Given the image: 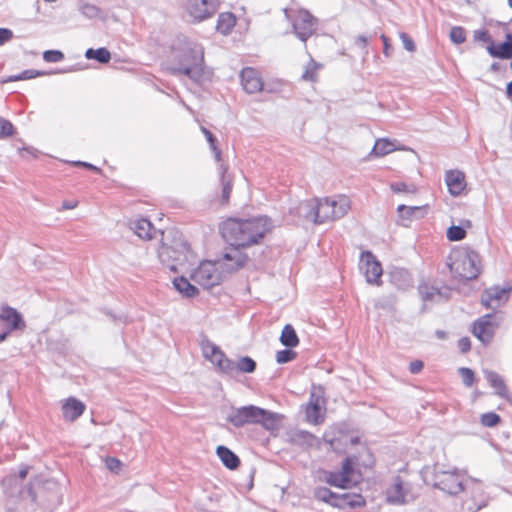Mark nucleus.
Masks as SVG:
<instances>
[{"instance_id": "nucleus-1", "label": "nucleus", "mask_w": 512, "mask_h": 512, "mask_svg": "<svg viewBox=\"0 0 512 512\" xmlns=\"http://www.w3.org/2000/svg\"><path fill=\"white\" fill-rule=\"evenodd\" d=\"M272 228L271 219L260 216L249 219L228 218L221 223L219 231L230 246L245 249L261 244Z\"/></svg>"}, {"instance_id": "nucleus-2", "label": "nucleus", "mask_w": 512, "mask_h": 512, "mask_svg": "<svg viewBox=\"0 0 512 512\" xmlns=\"http://www.w3.org/2000/svg\"><path fill=\"white\" fill-rule=\"evenodd\" d=\"M171 67L172 75H185L195 83L205 80V60L203 47L187 38L179 39L172 46Z\"/></svg>"}, {"instance_id": "nucleus-3", "label": "nucleus", "mask_w": 512, "mask_h": 512, "mask_svg": "<svg viewBox=\"0 0 512 512\" xmlns=\"http://www.w3.org/2000/svg\"><path fill=\"white\" fill-rule=\"evenodd\" d=\"M157 254L162 265L172 272H177L178 266L194 264L196 261L189 242L178 231H172L166 238H162Z\"/></svg>"}, {"instance_id": "nucleus-4", "label": "nucleus", "mask_w": 512, "mask_h": 512, "mask_svg": "<svg viewBox=\"0 0 512 512\" xmlns=\"http://www.w3.org/2000/svg\"><path fill=\"white\" fill-rule=\"evenodd\" d=\"M453 277L459 280H474L481 273L480 255L470 247H458L453 249L446 261Z\"/></svg>"}, {"instance_id": "nucleus-5", "label": "nucleus", "mask_w": 512, "mask_h": 512, "mask_svg": "<svg viewBox=\"0 0 512 512\" xmlns=\"http://www.w3.org/2000/svg\"><path fill=\"white\" fill-rule=\"evenodd\" d=\"M283 416L260 408L255 405L239 407L227 417V421L235 428H242L249 424H260L264 429L274 431L279 428V421Z\"/></svg>"}, {"instance_id": "nucleus-6", "label": "nucleus", "mask_w": 512, "mask_h": 512, "mask_svg": "<svg viewBox=\"0 0 512 512\" xmlns=\"http://www.w3.org/2000/svg\"><path fill=\"white\" fill-rule=\"evenodd\" d=\"M433 487L449 495H457L465 491L466 484L463 475L454 471L434 470Z\"/></svg>"}, {"instance_id": "nucleus-7", "label": "nucleus", "mask_w": 512, "mask_h": 512, "mask_svg": "<svg viewBox=\"0 0 512 512\" xmlns=\"http://www.w3.org/2000/svg\"><path fill=\"white\" fill-rule=\"evenodd\" d=\"M219 268L217 261H203L192 272L191 279L205 289L212 288L224 279L223 271H219Z\"/></svg>"}, {"instance_id": "nucleus-8", "label": "nucleus", "mask_w": 512, "mask_h": 512, "mask_svg": "<svg viewBox=\"0 0 512 512\" xmlns=\"http://www.w3.org/2000/svg\"><path fill=\"white\" fill-rule=\"evenodd\" d=\"M26 322L15 308L2 304L0 307V343L5 341L13 331H23Z\"/></svg>"}, {"instance_id": "nucleus-9", "label": "nucleus", "mask_w": 512, "mask_h": 512, "mask_svg": "<svg viewBox=\"0 0 512 512\" xmlns=\"http://www.w3.org/2000/svg\"><path fill=\"white\" fill-rule=\"evenodd\" d=\"M32 502L37 503L44 509H52L57 507L62 502V496L59 488L53 483V488L49 489L45 484L39 485L37 490L34 491L32 487L27 490Z\"/></svg>"}, {"instance_id": "nucleus-10", "label": "nucleus", "mask_w": 512, "mask_h": 512, "mask_svg": "<svg viewBox=\"0 0 512 512\" xmlns=\"http://www.w3.org/2000/svg\"><path fill=\"white\" fill-rule=\"evenodd\" d=\"M317 26L318 19L306 9H300L292 22L296 37L304 43L316 33Z\"/></svg>"}, {"instance_id": "nucleus-11", "label": "nucleus", "mask_w": 512, "mask_h": 512, "mask_svg": "<svg viewBox=\"0 0 512 512\" xmlns=\"http://www.w3.org/2000/svg\"><path fill=\"white\" fill-rule=\"evenodd\" d=\"M242 247L230 246L225 249L222 259L217 260L219 267L225 273H234L242 269L249 260L246 253L242 252Z\"/></svg>"}, {"instance_id": "nucleus-12", "label": "nucleus", "mask_w": 512, "mask_h": 512, "mask_svg": "<svg viewBox=\"0 0 512 512\" xmlns=\"http://www.w3.org/2000/svg\"><path fill=\"white\" fill-rule=\"evenodd\" d=\"M326 404L325 389L322 385L313 384L310 390L309 401L305 408L308 421L319 424L323 421L321 407Z\"/></svg>"}, {"instance_id": "nucleus-13", "label": "nucleus", "mask_w": 512, "mask_h": 512, "mask_svg": "<svg viewBox=\"0 0 512 512\" xmlns=\"http://www.w3.org/2000/svg\"><path fill=\"white\" fill-rule=\"evenodd\" d=\"M468 495L462 502V509L466 512H477L488 504V495L483 486L478 481H472L470 485L466 484Z\"/></svg>"}, {"instance_id": "nucleus-14", "label": "nucleus", "mask_w": 512, "mask_h": 512, "mask_svg": "<svg viewBox=\"0 0 512 512\" xmlns=\"http://www.w3.org/2000/svg\"><path fill=\"white\" fill-rule=\"evenodd\" d=\"M360 269L364 270L366 281L369 284L381 285L383 269L381 263L371 251H363L360 255Z\"/></svg>"}, {"instance_id": "nucleus-15", "label": "nucleus", "mask_w": 512, "mask_h": 512, "mask_svg": "<svg viewBox=\"0 0 512 512\" xmlns=\"http://www.w3.org/2000/svg\"><path fill=\"white\" fill-rule=\"evenodd\" d=\"M205 357L209 359L220 372L232 375L236 371L235 362L225 355V353L214 343L209 342L204 347Z\"/></svg>"}, {"instance_id": "nucleus-16", "label": "nucleus", "mask_w": 512, "mask_h": 512, "mask_svg": "<svg viewBox=\"0 0 512 512\" xmlns=\"http://www.w3.org/2000/svg\"><path fill=\"white\" fill-rule=\"evenodd\" d=\"M188 13L194 20L201 22L211 18L219 9V0H187Z\"/></svg>"}, {"instance_id": "nucleus-17", "label": "nucleus", "mask_w": 512, "mask_h": 512, "mask_svg": "<svg viewBox=\"0 0 512 512\" xmlns=\"http://www.w3.org/2000/svg\"><path fill=\"white\" fill-rule=\"evenodd\" d=\"M494 318L495 315L489 313L476 320L473 324V335L485 345L491 343L498 327V324L493 321Z\"/></svg>"}, {"instance_id": "nucleus-18", "label": "nucleus", "mask_w": 512, "mask_h": 512, "mask_svg": "<svg viewBox=\"0 0 512 512\" xmlns=\"http://www.w3.org/2000/svg\"><path fill=\"white\" fill-rule=\"evenodd\" d=\"M241 84L248 94H254L263 90V80L257 69L245 67L240 73Z\"/></svg>"}, {"instance_id": "nucleus-19", "label": "nucleus", "mask_w": 512, "mask_h": 512, "mask_svg": "<svg viewBox=\"0 0 512 512\" xmlns=\"http://www.w3.org/2000/svg\"><path fill=\"white\" fill-rule=\"evenodd\" d=\"M366 503V499L361 494L338 493L334 503H332V507L340 510H344L347 508L358 509L365 507Z\"/></svg>"}, {"instance_id": "nucleus-20", "label": "nucleus", "mask_w": 512, "mask_h": 512, "mask_svg": "<svg viewBox=\"0 0 512 512\" xmlns=\"http://www.w3.org/2000/svg\"><path fill=\"white\" fill-rule=\"evenodd\" d=\"M418 292L423 301H447L451 296V289L448 287L438 288L427 283L418 286Z\"/></svg>"}, {"instance_id": "nucleus-21", "label": "nucleus", "mask_w": 512, "mask_h": 512, "mask_svg": "<svg viewBox=\"0 0 512 512\" xmlns=\"http://www.w3.org/2000/svg\"><path fill=\"white\" fill-rule=\"evenodd\" d=\"M86 405L75 397H69L62 404L61 410L65 421L74 422L85 411Z\"/></svg>"}, {"instance_id": "nucleus-22", "label": "nucleus", "mask_w": 512, "mask_h": 512, "mask_svg": "<svg viewBox=\"0 0 512 512\" xmlns=\"http://www.w3.org/2000/svg\"><path fill=\"white\" fill-rule=\"evenodd\" d=\"M448 191L453 196L460 195L466 187L465 174L460 170H449L445 174Z\"/></svg>"}, {"instance_id": "nucleus-23", "label": "nucleus", "mask_w": 512, "mask_h": 512, "mask_svg": "<svg viewBox=\"0 0 512 512\" xmlns=\"http://www.w3.org/2000/svg\"><path fill=\"white\" fill-rule=\"evenodd\" d=\"M228 165L221 163L219 165L221 195L220 204L226 206L229 204L230 195L233 189V178L228 174Z\"/></svg>"}, {"instance_id": "nucleus-24", "label": "nucleus", "mask_w": 512, "mask_h": 512, "mask_svg": "<svg viewBox=\"0 0 512 512\" xmlns=\"http://www.w3.org/2000/svg\"><path fill=\"white\" fill-rule=\"evenodd\" d=\"M511 290L512 287L500 288L499 286H494L487 288L481 296V303L486 308H494L492 303L502 300L503 297H505V301H507Z\"/></svg>"}, {"instance_id": "nucleus-25", "label": "nucleus", "mask_w": 512, "mask_h": 512, "mask_svg": "<svg viewBox=\"0 0 512 512\" xmlns=\"http://www.w3.org/2000/svg\"><path fill=\"white\" fill-rule=\"evenodd\" d=\"M484 375L489 385L494 388L495 394L512 403V397L509 394L503 378L497 372L492 370H485Z\"/></svg>"}, {"instance_id": "nucleus-26", "label": "nucleus", "mask_w": 512, "mask_h": 512, "mask_svg": "<svg viewBox=\"0 0 512 512\" xmlns=\"http://www.w3.org/2000/svg\"><path fill=\"white\" fill-rule=\"evenodd\" d=\"M317 198L301 201L295 207V214L307 221H311L316 224L317 217Z\"/></svg>"}, {"instance_id": "nucleus-27", "label": "nucleus", "mask_w": 512, "mask_h": 512, "mask_svg": "<svg viewBox=\"0 0 512 512\" xmlns=\"http://www.w3.org/2000/svg\"><path fill=\"white\" fill-rule=\"evenodd\" d=\"M406 491L403 487V481L400 476L394 478V483L387 489L386 499L391 504L405 503Z\"/></svg>"}, {"instance_id": "nucleus-28", "label": "nucleus", "mask_w": 512, "mask_h": 512, "mask_svg": "<svg viewBox=\"0 0 512 512\" xmlns=\"http://www.w3.org/2000/svg\"><path fill=\"white\" fill-rule=\"evenodd\" d=\"M318 478L320 481L340 489H349L347 486V479L340 475L339 471H329L320 469L318 471Z\"/></svg>"}, {"instance_id": "nucleus-29", "label": "nucleus", "mask_w": 512, "mask_h": 512, "mask_svg": "<svg viewBox=\"0 0 512 512\" xmlns=\"http://www.w3.org/2000/svg\"><path fill=\"white\" fill-rule=\"evenodd\" d=\"M399 217L405 220L422 219L428 212V205L406 206L401 204L397 207Z\"/></svg>"}, {"instance_id": "nucleus-30", "label": "nucleus", "mask_w": 512, "mask_h": 512, "mask_svg": "<svg viewBox=\"0 0 512 512\" xmlns=\"http://www.w3.org/2000/svg\"><path fill=\"white\" fill-rule=\"evenodd\" d=\"M216 454L223 463V465L229 470H235L240 466L239 457L228 447L219 445L216 448Z\"/></svg>"}, {"instance_id": "nucleus-31", "label": "nucleus", "mask_w": 512, "mask_h": 512, "mask_svg": "<svg viewBox=\"0 0 512 512\" xmlns=\"http://www.w3.org/2000/svg\"><path fill=\"white\" fill-rule=\"evenodd\" d=\"M316 440V436L306 430L293 431L289 436V441L293 445H297L301 448L313 447L315 445Z\"/></svg>"}, {"instance_id": "nucleus-32", "label": "nucleus", "mask_w": 512, "mask_h": 512, "mask_svg": "<svg viewBox=\"0 0 512 512\" xmlns=\"http://www.w3.org/2000/svg\"><path fill=\"white\" fill-rule=\"evenodd\" d=\"M340 475L347 479V486L350 488L355 487L360 482L361 474L358 473V478L355 479L356 470L354 467V461L351 457H345L342 461L341 469L339 470Z\"/></svg>"}, {"instance_id": "nucleus-33", "label": "nucleus", "mask_w": 512, "mask_h": 512, "mask_svg": "<svg viewBox=\"0 0 512 512\" xmlns=\"http://www.w3.org/2000/svg\"><path fill=\"white\" fill-rule=\"evenodd\" d=\"M390 282L399 289H405L411 285V275L404 268H393L389 272Z\"/></svg>"}, {"instance_id": "nucleus-34", "label": "nucleus", "mask_w": 512, "mask_h": 512, "mask_svg": "<svg viewBox=\"0 0 512 512\" xmlns=\"http://www.w3.org/2000/svg\"><path fill=\"white\" fill-rule=\"evenodd\" d=\"M236 25V16L232 12L220 13L217 19L216 30L222 35H228Z\"/></svg>"}, {"instance_id": "nucleus-35", "label": "nucleus", "mask_w": 512, "mask_h": 512, "mask_svg": "<svg viewBox=\"0 0 512 512\" xmlns=\"http://www.w3.org/2000/svg\"><path fill=\"white\" fill-rule=\"evenodd\" d=\"M317 212L319 217H317L316 224H322L324 222L335 220L334 219V208L332 207L331 200L329 198H325L323 200L317 199Z\"/></svg>"}, {"instance_id": "nucleus-36", "label": "nucleus", "mask_w": 512, "mask_h": 512, "mask_svg": "<svg viewBox=\"0 0 512 512\" xmlns=\"http://www.w3.org/2000/svg\"><path fill=\"white\" fill-rule=\"evenodd\" d=\"M173 285L185 297L192 298L199 294L198 288L192 285L184 276L176 277L173 280Z\"/></svg>"}, {"instance_id": "nucleus-37", "label": "nucleus", "mask_w": 512, "mask_h": 512, "mask_svg": "<svg viewBox=\"0 0 512 512\" xmlns=\"http://www.w3.org/2000/svg\"><path fill=\"white\" fill-rule=\"evenodd\" d=\"M279 340L286 348H294L299 344V337L291 324L283 327Z\"/></svg>"}, {"instance_id": "nucleus-38", "label": "nucleus", "mask_w": 512, "mask_h": 512, "mask_svg": "<svg viewBox=\"0 0 512 512\" xmlns=\"http://www.w3.org/2000/svg\"><path fill=\"white\" fill-rule=\"evenodd\" d=\"M487 52L491 57L499 58V59H510L512 57L511 48L504 42L495 45L494 42H491L487 46Z\"/></svg>"}, {"instance_id": "nucleus-39", "label": "nucleus", "mask_w": 512, "mask_h": 512, "mask_svg": "<svg viewBox=\"0 0 512 512\" xmlns=\"http://www.w3.org/2000/svg\"><path fill=\"white\" fill-rule=\"evenodd\" d=\"M135 234L141 239H151L152 238V223L146 218H140L134 222L133 226Z\"/></svg>"}, {"instance_id": "nucleus-40", "label": "nucleus", "mask_w": 512, "mask_h": 512, "mask_svg": "<svg viewBox=\"0 0 512 512\" xmlns=\"http://www.w3.org/2000/svg\"><path fill=\"white\" fill-rule=\"evenodd\" d=\"M85 57L89 60H95L100 64H106L111 59V53L105 47H100L98 49L89 48L85 52Z\"/></svg>"}, {"instance_id": "nucleus-41", "label": "nucleus", "mask_w": 512, "mask_h": 512, "mask_svg": "<svg viewBox=\"0 0 512 512\" xmlns=\"http://www.w3.org/2000/svg\"><path fill=\"white\" fill-rule=\"evenodd\" d=\"M338 493L333 492L331 489L325 486L315 487L313 490L314 499L324 502L332 507Z\"/></svg>"}, {"instance_id": "nucleus-42", "label": "nucleus", "mask_w": 512, "mask_h": 512, "mask_svg": "<svg viewBox=\"0 0 512 512\" xmlns=\"http://www.w3.org/2000/svg\"><path fill=\"white\" fill-rule=\"evenodd\" d=\"M331 204L334 208L335 220L344 217L350 210V200L346 196H341L338 200H331Z\"/></svg>"}, {"instance_id": "nucleus-43", "label": "nucleus", "mask_w": 512, "mask_h": 512, "mask_svg": "<svg viewBox=\"0 0 512 512\" xmlns=\"http://www.w3.org/2000/svg\"><path fill=\"white\" fill-rule=\"evenodd\" d=\"M48 74H50V73L46 72V71L27 69L17 75H12V76L7 77L2 82L8 83V82H15V81H20V80H28V79H33V78H36L39 76L48 75Z\"/></svg>"}, {"instance_id": "nucleus-44", "label": "nucleus", "mask_w": 512, "mask_h": 512, "mask_svg": "<svg viewBox=\"0 0 512 512\" xmlns=\"http://www.w3.org/2000/svg\"><path fill=\"white\" fill-rule=\"evenodd\" d=\"M394 149V144L388 139H378L376 140L371 153L375 156H384L394 151Z\"/></svg>"}, {"instance_id": "nucleus-45", "label": "nucleus", "mask_w": 512, "mask_h": 512, "mask_svg": "<svg viewBox=\"0 0 512 512\" xmlns=\"http://www.w3.org/2000/svg\"><path fill=\"white\" fill-rule=\"evenodd\" d=\"M236 371L243 373H253L256 370L257 364L256 361L253 360L249 356L240 357L238 362H235Z\"/></svg>"}, {"instance_id": "nucleus-46", "label": "nucleus", "mask_w": 512, "mask_h": 512, "mask_svg": "<svg viewBox=\"0 0 512 512\" xmlns=\"http://www.w3.org/2000/svg\"><path fill=\"white\" fill-rule=\"evenodd\" d=\"M321 67L319 63H317L315 60L310 59V61L307 63L305 70L301 76V79L304 81H311L316 82L317 81V71Z\"/></svg>"}, {"instance_id": "nucleus-47", "label": "nucleus", "mask_w": 512, "mask_h": 512, "mask_svg": "<svg viewBox=\"0 0 512 512\" xmlns=\"http://www.w3.org/2000/svg\"><path fill=\"white\" fill-rule=\"evenodd\" d=\"M446 235L450 241H461L466 237V230L464 226L452 225L447 229Z\"/></svg>"}, {"instance_id": "nucleus-48", "label": "nucleus", "mask_w": 512, "mask_h": 512, "mask_svg": "<svg viewBox=\"0 0 512 512\" xmlns=\"http://www.w3.org/2000/svg\"><path fill=\"white\" fill-rule=\"evenodd\" d=\"M449 37L454 44H462L466 41V30L462 26H453Z\"/></svg>"}, {"instance_id": "nucleus-49", "label": "nucleus", "mask_w": 512, "mask_h": 512, "mask_svg": "<svg viewBox=\"0 0 512 512\" xmlns=\"http://www.w3.org/2000/svg\"><path fill=\"white\" fill-rule=\"evenodd\" d=\"M16 134V128L7 119L0 117V139H4Z\"/></svg>"}, {"instance_id": "nucleus-50", "label": "nucleus", "mask_w": 512, "mask_h": 512, "mask_svg": "<svg viewBox=\"0 0 512 512\" xmlns=\"http://www.w3.org/2000/svg\"><path fill=\"white\" fill-rule=\"evenodd\" d=\"M501 422V417L495 412H487L481 415V424L485 427H495Z\"/></svg>"}, {"instance_id": "nucleus-51", "label": "nucleus", "mask_w": 512, "mask_h": 512, "mask_svg": "<svg viewBox=\"0 0 512 512\" xmlns=\"http://www.w3.org/2000/svg\"><path fill=\"white\" fill-rule=\"evenodd\" d=\"M296 356L297 353L293 351L291 348L283 349L276 353V362L278 364H285L294 360Z\"/></svg>"}, {"instance_id": "nucleus-52", "label": "nucleus", "mask_w": 512, "mask_h": 512, "mask_svg": "<svg viewBox=\"0 0 512 512\" xmlns=\"http://www.w3.org/2000/svg\"><path fill=\"white\" fill-rule=\"evenodd\" d=\"M458 373L462 378V382L466 387H471L475 382V373L467 367H460Z\"/></svg>"}, {"instance_id": "nucleus-53", "label": "nucleus", "mask_w": 512, "mask_h": 512, "mask_svg": "<svg viewBox=\"0 0 512 512\" xmlns=\"http://www.w3.org/2000/svg\"><path fill=\"white\" fill-rule=\"evenodd\" d=\"M64 57V53L60 50H46L43 52V60L49 63L62 61Z\"/></svg>"}, {"instance_id": "nucleus-54", "label": "nucleus", "mask_w": 512, "mask_h": 512, "mask_svg": "<svg viewBox=\"0 0 512 512\" xmlns=\"http://www.w3.org/2000/svg\"><path fill=\"white\" fill-rule=\"evenodd\" d=\"M390 188L395 193H415L417 190L414 185H408L405 182L392 183Z\"/></svg>"}, {"instance_id": "nucleus-55", "label": "nucleus", "mask_w": 512, "mask_h": 512, "mask_svg": "<svg viewBox=\"0 0 512 512\" xmlns=\"http://www.w3.org/2000/svg\"><path fill=\"white\" fill-rule=\"evenodd\" d=\"M402 43H403V47L409 51V52H415L416 51V45H415V42L413 41V39L405 32H401L400 35H399Z\"/></svg>"}, {"instance_id": "nucleus-56", "label": "nucleus", "mask_w": 512, "mask_h": 512, "mask_svg": "<svg viewBox=\"0 0 512 512\" xmlns=\"http://www.w3.org/2000/svg\"><path fill=\"white\" fill-rule=\"evenodd\" d=\"M105 464L107 469L114 473H118L122 466V463L119 459L110 456L106 457Z\"/></svg>"}, {"instance_id": "nucleus-57", "label": "nucleus", "mask_w": 512, "mask_h": 512, "mask_svg": "<svg viewBox=\"0 0 512 512\" xmlns=\"http://www.w3.org/2000/svg\"><path fill=\"white\" fill-rule=\"evenodd\" d=\"M473 37H474L475 41H481V42L489 43V44H491V42H493L489 31L485 30V29L475 30Z\"/></svg>"}, {"instance_id": "nucleus-58", "label": "nucleus", "mask_w": 512, "mask_h": 512, "mask_svg": "<svg viewBox=\"0 0 512 512\" xmlns=\"http://www.w3.org/2000/svg\"><path fill=\"white\" fill-rule=\"evenodd\" d=\"M82 13L89 18H95L99 15L100 9L97 6L88 3L82 6Z\"/></svg>"}, {"instance_id": "nucleus-59", "label": "nucleus", "mask_w": 512, "mask_h": 512, "mask_svg": "<svg viewBox=\"0 0 512 512\" xmlns=\"http://www.w3.org/2000/svg\"><path fill=\"white\" fill-rule=\"evenodd\" d=\"M201 131L204 134L206 140L209 143L210 149H215V146L218 145L217 138L213 135V133L207 129L206 127L202 126Z\"/></svg>"}, {"instance_id": "nucleus-60", "label": "nucleus", "mask_w": 512, "mask_h": 512, "mask_svg": "<svg viewBox=\"0 0 512 512\" xmlns=\"http://www.w3.org/2000/svg\"><path fill=\"white\" fill-rule=\"evenodd\" d=\"M458 349L462 354H465L471 349V341L468 337H462L457 343Z\"/></svg>"}, {"instance_id": "nucleus-61", "label": "nucleus", "mask_w": 512, "mask_h": 512, "mask_svg": "<svg viewBox=\"0 0 512 512\" xmlns=\"http://www.w3.org/2000/svg\"><path fill=\"white\" fill-rule=\"evenodd\" d=\"M380 38L383 42V54L386 57H390L393 51V47L390 44V39L385 34H382Z\"/></svg>"}, {"instance_id": "nucleus-62", "label": "nucleus", "mask_w": 512, "mask_h": 512, "mask_svg": "<svg viewBox=\"0 0 512 512\" xmlns=\"http://www.w3.org/2000/svg\"><path fill=\"white\" fill-rule=\"evenodd\" d=\"M424 363L421 360H414L409 364V371L411 374H418L422 371Z\"/></svg>"}, {"instance_id": "nucleus-63", "label": "nucleus", "mask_w": 512, "mask_h": 512, "mask_svg": "<svg viewBox=\"0 0 512 512\" xmlns=\"http://www.w3.org/2000/svg\"><path fill=\"white\" fill-rule=\"evenodd\" d=\"M13 38L12 30L8 28H0V45H3L7 41Z\"/></svg>"}, {"instance_id": "nucleus-64", "label": "nucleus", "mask_w": 512, "mask_h": 512, "mask_svg": "<svg viewBox=\"0 0 512 512\" xmlns=\"http://www.w3.org/2000/svg\"><path fill=\"white\" fill-rule=\"evenodd\" d=\"M72 164H73L74 166H79V167L86 168V169H88V170H92V171H94V172H96V173H98V174H100V173L102 172V170H101L99 167H97V166H95V165H93V164H91V163H88V162H84V161H74V162H72Z\"/></svg>"}]
</instances>
